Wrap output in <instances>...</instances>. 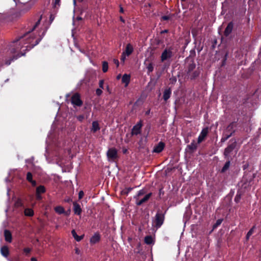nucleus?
<instances>
[{
  "instance_id": "f257e3e1",
  "label": "nucleus",
  "mask_w": 261,
  "mask_h": 261,
  "mask_svg": "<svg viewBox=\"0 0 261 261\" xmlns=\"http://www.w3.org/2000/svg\"><path fill=\"white\" fill-rule=\"evenodd\" d=\"M41 18L40 17L39 19L30 31L13 42V46L15 47L12 48L11 51L13 53H18V54L12 60L24 55L25 53H23V51L30 50L41 40L45 34L46 29H41L40 31L38 30Z\"/></svg>"
},
{
  "instance_id": "f03ea898",
  "label": "nucleus",
  "mask_w": 261,
  "mask_h": 261,
  "mask_svg": "<svg viewBox=\"0 0 261 261\" xmlns=\"http://www.w3.org/2000/svg\"><path fill=\"white\" fill-rule=\"evenodd\" d=\"M196 67V65L193 62L188 64L187 69L186 70L187 76L191 79H194L197 77L199 72L197 70H194Z\"/></svg>"
},
{
  "instance_id": "7ed1b4c3",
  "label": "nucleus",
  "mask_w": 261,
  "mask_h": 261,
  "mask_svg": "<svg viewBox=\"0 0 261 261\" xmlns=\"http://www.w3.org/2000/svg\"><path fill=\"white\" fill-rule=\"evenodd\" d=\"M172 50L173 48L172 47H169L164 49L161 56V60L162 62L170 59L173 56Z\"/></svg>"
},
{
  "instance_id": "20e7f679",
  "label": "nucleus",
  "mask_w": 261,
  "mask_h": 261,
  "mask_svg": "<svg viewBox=\"0 0 261 261\" xmlns=\"http://www.w3.org/2000/svg\"><path fill=\"white\" fill-rule=\"evenodd\" d=\"M164 220V216L161 213H156L155 216V220L153 222L154 226L156 228H160L163 224Z\"/></svg>"
},
{
  "instance_id": "39448f33",
  "label": "nucleus",
  "mask_w": 261,
  "mask_h": 261,
  "mask_svg": "<svg viewBox=\"0 0 261 261\" xmlns=\"http://www.w3.org/2000/svg\"><path fill=\"white\" fill-rule=\"evenodd\" d=\"M71 103L74 107H80L82 105L83 102L80 99V96L77 93L74 94L71 97Z\"/></svg>"
},
{
  "instance_id": "423d86ee",
  "label": "nucleus",
  "mask_w": 261,
  "mask_h": 261,
  "mask_svg": "<svg viewBox=\"0 0 261 261\" xmlns=\"http://www.w3.org/2000/svg\"><path fill=\"white\" fill-rule=\"evenodd\" d=\"M208 133V127H205L202 129V130L198 138V143H201L202 141H203L204 140L205 138L207 135Z\"/></svg>"
},
{
  "instance_id": "0eeeda50",
  "label": "nucleus",
  "mask_w": 261,
  "mask_h": 261,
  "mask_svg": "<svg viewBox=\"0 0 261 261\" xmlns=\"http://www.w3.org/2000/svg\"><path fill=\"white\" fill-rule=\"evenodd\" d=\"M142 126V124L141 121L136 124L135 126H134L132 131V135H137L141 133V128Z\"/></svg>"
},
{
  "instance_id": "6e6552de",
  "label": "nucleus",
  "mask_w": 261,
  "mask_h": 261,
  "mask_svg": "<svg viewBox=\"0 0 261 261\" xmlns=\"http://www.w3.org/2000/svg\"><path fill=\"white\" fill-rule=\"evenodd\" d=\"M117 151L114 148H110L107 152L108 158L111 159H115L117 158Z\"/></svg>"
},
{
  "instance_id": "1a4fd4ad",
  "label": "nucleus",
  "mask_w": 261,
  "mask_h": 261,
  "mask_svg": "<svg viewBox=\"0 0 261 261\" xmlns=\"http://www.w3.org/2000/svg\"><path fill=\"white\" fill-rule=\"evenodd\" d=\"M165 147V144L163 142H160L157 145L155 146L153 148V152L156 153H160L164 149Z\"/></svg>"
},
{
  "instance_id": "9d476101",
  "label": "nucleus",
  "mask_w": 261,
  "mask_h": 261,
  "mask_svg": "<svg viewBox=\"0 0 261 261\" xmlns=\"http://www.w3.org/2000/svg\"><path fill=\"white\" fill-rule=\"evenodd\" d=\"M73 211L74 213L77 215H80L82 213V208L79 204L76 203V202H74L73 203Z\"/></svg>"
},
{
  "instance_id": "9b49d317",
  "label": "nucleus",
  "mask_w": 261,
  "mask_h": 261,
  "mask_svg": "<svg viewBox=\"0 0 261 261\" xmlns=\"http://www.w3.org/2000/svg\"><path fill=\"white\" fill-rule=\"evenodd\" d=\"M233 24L232 22H229L224 31V35L228 36L232 32Z\"/></svg>"
},
{
  "instance_id": "f8f14e48",
  "label": "nucleus",
  "mask_w": 261,
  "mask_h": 261,
  "mask_svg": "<svg viewBox=\"0 0 261 261\" xmlns=\"http://www.w3.org/2000/svg\"><path fill=\"white\" fill-rule=\"evenodd\" d=\"M235 147V144L234 143L228 145L224 150V154L225 156H228L229 153L233 150Z\"/></svg>"
},
{
  "instance_id": "ddd939ff",
  "label": "nucleus",
  "mask_w": 261,
  "mask_h": 261,
  "mask_svg": "<svg viewBox=\"0 0 261 261\" xmlns=\"http://www.w3.org/2000/svg\"><path fill=\"white\" fill-rule=\"evenodd\" d=\"M151 194H152L151 193H149L147 194V195H146L144 196V197L143 198L141 199L140 200H137L136 204L138 205H141V204H142L143 203L147 201L149 199V198L151 196Z\"/></svg>"
},
{
  "instance_id": "4468645a",
  "label": "nucleus",
  "mask_w": 261,
  "mask_h": 261,
  "mask_svg": "<svg viewBox=\"0 0 261 261\" xmlns=\"http://www.w3.org/2000/svg\"><path fill=\"white\" fill-rule=\"evenodd\" d=\"M133 46L129 43L126 45L125 49L123 53L126 54L127 56H129L133 53Z\"/></svg>"
},
{
  "instance_id": "2eb2a0df",
  "label": "nucleus",
  "mask_w": 261,
  "mask_h": 261,
  "mask_svg": "<svg viewBox=\"0 0 261 261\" xmlns=\"http://www.w3.org/2000/svg\"><path fill=\"white\" fill-rule=\"evenodd\" d=\"M4 237L6 241L11 243L12 242V234L11 232L8 230H5Z\"/></svg>"
},
{
  "instance_id": "dca6fc26",
  "label": "nucleus",
  "mask_w": 261,
  "mask_h": 261,
  "mask_svg": "<svg viewBox=\"0 0 261 261\" xmlns=\"http://www.w3.org/2000/svg\"><path fill=\"white\" fill-rule=\"evenodd\" d=\"M171 94V90L170 88H168L165 90L163 94V98L165 101H167L170 97Z\"/></svg>"
},
{
  "instance_id": "f3484780",
  "label": "nucleus",
  "mask_w": 261,
  "mask_h": 261,
  "mask_svg": "<svg viewBox=\"0 0 261 261\" xmlns=\"http://www.w3.org/2000/svg\"><path fill=\"white\" fill-rule=\"evenodd\" d=\"M130 75L124 74L122 77V82L125 84V87H127L130 82Z\"/></svg>"
},
{
  "instance_id": "a211bd4d",
  "label": "nucleus",
  "mask_w": 261,
  "mask_h": 261,
  "mask_svg": "<svg viewBox=\"0 0 261 261\" xmlns=\"http://www.w3.org/2000/svg\"><path fill=\"white\" fill-rule=\"evenodd\" d=\"M100 240V235L96 233H95L90 239V242L92 244H95L97 243Z\"/></svg>"
},
{
  "instance_id": "6ab92c4d",
  "label": "nucleus",
  "mask_w": 261,
  "mask_h": 261,
  "mask_svg": "<svg viewBox=\"0 0 261 261\" xmlns=\"http://www.w3.org/2000/svg\"><path fill=\"white\" fill-rule=\"evenodd\" d=\"M1 253L2 254V255H3L4 257H7L9 254L8 248L6 246H3L1 248Z\"/></svg>"
},
{
  "instance_id": "aec40b11",
  "label": "nucleus",
  "mask_w": 261,
  "mask_h": 261,
  "mask_svg": "<svg viewBox=\"0 0 261 261\" xmlns=\"http://www.w3.org/2000/svg\"><path fill=\"white\" fill-rule=\"evenodd\" d=\"M99 129L100 127L98 122L96 121H93L92 124L91 131L93 133H95Z\"/></svg>"
},
{
  "instance_id": "412c9836",
  "label": "nucleus",
  "mask_w": 261,
  "mask_h": 261,
  "mask_svg": "<svg viewBox=\"0 0 261 261\" xmlns=\"http://www.w3.org/2000/svg\"><path fill=\"white\" fill-rule=\"evenodd\" d=\"M71 234H72V235L73 237L74 238V239H75L76 241H77V242L80 241H81V240H82L83 239V236H79L76 234V232H75V230H74V229H73V230H72L71 231Z\"/></svg>"
},
{
  "instance_id": "4be33fe9",
  "label": "nucleus",
  "mask_w": 261,
  "mask_h": 261,
  "mask_svg": "<svg viewBox=\"0 0 261 261\" xmlns=\"http://www.w3.org/2000/svg\"><path fill=\"white\" fill-rule=\"evenodd\" d=\"M24 213V215L27 216L32 217L34 215V211L32 208H25Z\"/></svg>"
},
{
  "instance_id": "5701e85b",
  "label": "nucleus",
  "mask_w": 261,
  "mask_h": 261,
  "mask_svg": "<svg viewBox=\"0 0 261 261\" xmlns=\"http://www.w3.org/2000/svg\"><path fill=\"white\" fill-rule=\"evenodd\" d=\"M45 192V188L43 186H39L36 189V194H42Z\"/></svg>"
},
{
  "instance_id": "b1692460",
  "label": "nucleus",
  "mask_w": 261,
  "mask_h": 261,
  "mask_svg": "<svg viewBox=\"0 0 261 261\" xmlns=\"http://www.w3.org/2000/svg\"><path fill=\"white\" fill-rule=\"evenodd\" d=\"M55 211L56 213L62 214H63L65 212V210L64 208L62 206H58L55 207Z\"/></svg>"
},
{
  "instance_id": "393cba45",
  "label": "nucleus",
  "mask_w": 261,
  "mask_h": 261,
  "mask_svg": "<svg viewBox=\"0 0 261 261\" xmlns=\"http://www.w3.org/2000/svg\"><path fill=\"white\" fill-rule=\"evenodd\" d=\"M188 147L191 150H194L197 148V144L195 141H193L190 145L188 146Z\"/></svg>"
},
{
  "instance_id": "a878e982",
  "label": "nucleus",
  "mask_w": 261,
  "mask_h": 261,
  "mask_svg": "<svg viewBox=\"0 0 261 261\" xmlns=\"http://www.w3.org/2000/svg\"><path fill=\"white\" fill-rule=\"evenodd\" d=\"M144 241L147 244H151L152 243V238L151 236H146L144 239Z\"/></svg>"
},
{
  "instance_id": "bb28decb",
  "label": "nucleus",
  "mask_w": 261,
  "mask_h": 261,
  "mask_svg": "<svg viewBox=\"0 0 261 261\" xmlns=\"http://www.w3.org/2000/svg\"><path fill=\"white\" fill-rule=\"evenodd\" d=\"M255 226H253L250 230L248 232L247 235H246V240H248L252 234V233H253L254 232V229H255Z\"/></svg>"
},
{
  "instance_id": "cd10ccee",
  "label": "nucleus",
  "mask_w": 261,
  "mask_h": 261,
  "mask_svg": "<svg viewBox=\"0 0 261 261\" xmlns=\"http://www.w3.org/2000/svg\"><path fill=\"white\" fill-rule=\"evenodd\" d=\"M108 70V63L106 61L102 62V71L103 72H106Z\"/></svg>"
},
{
  "instance_id": "c85d7f7f",
  "label": "nucleus",
  "mask_w": 261,
  "mask_h": 261,
  "mask_svg": "<svg viewBox=\"0 0 261 261\" xmlns=\"http://www.w3.org/2000/svg\"><path fill=\"white\" fill-rule=\"evenodd\" d=\"M146 68L148 73L152 72L153 70V67L152 63H149L146 65Z\"/></svg>"
},
{
  "instance_id": "c756f323",
  "label": "nucleus",
  "mask_w": 261,
  "mask_h": 261,
  "mask_svg": "<svg viewBox=\"0 0 261 261\" xmlns=\"http://www.w3.org/2000/svg\"><path fill=\"white\" fill-rule=\"evenodd\" d=\"M229 166H230V161L226 162L222 169V171L225 172L226 170H227V169L229 168Z\"/></svg>"
},
{
  "instance_id": "7c9ffc66",
  "label": "nucleus",
  "mask_w": 261,
  "mask_h": 261,
  "mask_svg": "<svg viewBox=\"0 0 261 261\" xmlns=\"http://www.w3.org/2000/svg\"><path fill=\"white\" fill-rule=\"evenodd\" d=\"M222 221L223 220L221 219L217 220L216 223L213 226V228L215 229L219 226L222 223Z\"/></svg>"
},
{
  "instance_id": "2f4dec72",
  "label": "nucleus",
  "mask_w": 261,
  "mask_h": 261,
  "mask_svg": "<svg viewBox=\"0 0 261 261\" xmlns=\"http://www.w3.org/2000/svg\"><path fill=\"white\" fill-rule=\"evenodd\" d=\"M241 198V193L238 192L235 198H234V201L238 203L240 201Z\"/></svg>"
},
{
  "instance_id": "473e14b6",
  "label": "nucleus",
  "mask_w": 261,
  "mask_h": 261,
  "mask_svg": "<svg viewBox=\"0 0 261 261\" xmlns=\"http://www.w3.org/2000/svg\"><path fill=\"white\" fill-rule=\"evenodd\" d=\"M27 179L30 182L33 180V176L31 172H28L27 175Z\"/></svg>"
},
{
  "instance_id": "72a5a7b5",
  "label": "nucleus",
  "mask_w": 261,
  "mask_h": 261,
  "mask_svg": "<svg viewBox=\"0 0 261 261\" xmlns=\"http://www.w3.org/2000/svg\"><path fill=\"white\" fill-rule=\"evenodd\" d=\"M60 6V0H54V7L55 8L59 7Z\"/></svg>"
},
{
  "instance_id": "f704fd0d",
  "label": "nucleus",
  "mask_w": 261,
  "mask_h": 261,
  "mask_svg": "<svg viewBox=\"0 0 261 261\" xmlns=\"http://www.w3.org/2000/svg\"><path fill=\"white\" fill-rule=\"evenodd\" d=\"M126 56H127L126 55L122 52L121 57V59H120L121 61L124 63L125 60Z\"/></svg>"
},
{
  "instance_id": "c9c22d12",
  "label": "nucleus",
  "mask_w": 261,
  "mask_h": 261,
  "mask_svg": "<svg viewBox=\"0 0 261 261\" xmlns=\"http://www.w3.org/2000/svg\"><path fill=\"white\" fill-rule=\"evenodd\" d=\"M232 133H231L229 135H227L225 138H222L221 139V141L223 142L225 141L232 135Z\"/></svg>"
},
{
  "instance_id": "e433bc0d",
  "label": "nucleus",
  "mask_w": 261,
  "mask_h": 261,
  "mask_svg": "<svg viewBox=\"0 0 261 261\" xmlns=\"http://www.w3.org/2000/svg\"><path fill=\"white\" fill-rule=\"evenodd\" d=\"M84 195V193L83 191H80V192L79 193V199H82Z\"/></svg>"
},
{
  "instance_id": "4c0bfd02",
  "label": "nucleus",
  "mask_w": 261,
  "mask_h": 261,
  "mask_svg": "<svg viewBox=\"0 0 261 261\" xmlns=\"http://www.w3.org/2000/svg\"><path fill=\"white\" fill-rule=\"evenodd\" d=\"M23 251L27 255L31 252V249L29 248H25L23 249Z\"/></svg>"
},
{
  "instance_id": "58836bf2",
  "label": "nucleus",
  "mask_w": 261,
  "mask_h": 261,
  "mask_svg": "<svg viewBox=\"0 0 261 261\" xmlns=\"http://www.w3.org/2000/svg\"><path fill=\"white\" fill-rule=\"evenodd\" d=\"M102 93V90L100 89H97L96 90V93L98 96L100 95Z\"/></svg>"
},
{
  "instance_id": "ea45409f",
  "label": "nucleus",
  "mask_w": 261,
  "mask_h": 261,
  "mask_svg": "<svg viewBox=\"0 0 261 261\" xmlns=\"http://www.w3.org/2000/svg\"><path fill=\"white\" fill-rule=\"evenodd\" d=\"M103 83L104 82L103 80H100L99 83V86L100 88L103 89Z\"/></svg>"
},
{
  "instance_id": "a19ab883",
  "label": "nucleus",
  "mask_w": 261,
  "mask_h": 261,
  "mask_svg": "<svg viewBox=\"0 0 261 261\" xmlns=\"http://www.w3.org/2000/svg\"><path fill=\"white\" fill-rule=\"evenodd\" d=\"M77 118L79 121H82L84 119V116L82 115H79L77 117Z\"/></svg>"
},
{
  "instance_id": "79ce46f5",
  "label": "nucleus",
  "mask_w": 261,
  "mask_h": 261,
  "mask_svg": "<svg viewBox=\"0 0 261 261\" xmlns=\"http://www.w3.org/2000/svg\"><path fill=\"white\" fill-rule=\"evenodd\" d=\"M170 18L169 16H163L162 17V19L164 20H167Z\"/></svg>"
},
{
  "instance_id": "37998d69",
  "label": "nucleus",
  "mask_w": 261,
  "mask_h": 261,
  "mask_svg": "<svg viewBox=\"0 0 261 261\" xmlns=\"http://www.w3.org/2000/svg\"><path fill=\"white\" fill-rule=\"evenodd\" d=\"M113 62L114 64L116 65L117 67L119 66V61L117 59H113Z\"/></svg>"
},
{
  "instance_id": "c03bdc74",
  "label": "nucleus",
  "mask_w": 261,
  "mask_h": 261,
  "mask_svg": "<svg viewBox=\"0 0 261 261\" xmlns=\"http://www.w3.org/2000/svg\"><path fill=\"white\" fill-rule=\"evenodd\" d=\"M75 252L76 254H79L80 253V250L77 248H75Z\"/></svg>"
},
{
  "instance_id": "a18cd8bd",
  "label": "nucleus",
  "mask_w": 261,
  "mask_h": 261,
  "mask_svg": "<svg viewBox=\"0 0 261 261\" xmlns=\"http://www.w3.org/2000/svg\"><path fill=\"white\" fill-rule=\"evenodd\" d=\"M30 182L32 184L33 186H35L36 185V182L34 180H32V181H30Z\"/></svg>"
},
{
  "instance_id": "49530a36",
  "label": "nucleus",
  "mask_w": 261,
  "mask_h": 261,
  "mask_svg": "<svg viewBox=\"0 0 261 261\" xmlns=\"http://www.w3.org/2000/svg\"><path fill=\"white\" fill-rule=\"evenodd\" d=\"M41 194H36V197L37 199H41L42 197L40 195Z\"/></svg>"
},
{
  "instance_id": "de8ad7c7",
  "label": "nucleus",
  "mask_w": 261,
  "mask_h": 261,
  "mask_svg": "<svg viewBox=\"0 0 261 261\" xmlns=\"http://www.w3.org/2000/svg\"><path fill=\"white\" fill-rule=\"evenodd\" d=\"M144 194V191L143 190H140L138 192V195L140 196L141 195H143Z\"/></svg>"
},
{
  "instance_id": "09e8293b",
  "label": "nucleus",
  "mask_w": 261,
  "mask_h": 261,
  "mask_svg": "<svg viewBox=\"0 0 261 261\" xmlns=\"http://www.w3.org/2000/svg\"><path fill=\"white\" fill-rule=\"evenodd\" d=\"M124 10L122 7H120V13H123Z\"/></svg>"
},
{
  "instance_id": "8fccbe9b",
  "label": "nucleus",
  "mask_w": 261,
  "mask_h": 261,
  "mask_svg": "<svg viewBox=\"0 0 261 261\" xmlns=\"http://www.w3.org/2000/svg\"><path fill=\"white\" fill-rule=\"evenodd\" d=\"M150 110H148V111H147L146 112H145V114L148 115L150 114Z\"/></svg>"
},
{
  "instance_id": "3c124183",
  "label": "nucleus",
  "mask_w": 261,
  "mask_h": 261,
  "mask_svg": "<svg viewBox=\"0 0 261 261\" xmlns=\"http://www.w3.org/2000/svg\"><path fill=\"white\" fill-rule=\"evenodd\" d=\"M31 261H37V259L35 257H32L31 259Z\"/></svg>"
},
{
  "instance_id": "603ef678",
  "label": "nucleus",
  "mask_w": 261,
  "mask_h": 261,
  "mask_svg": "<svg viewBox=\"0 0 261 261\" xmlns=\"http://www.w3.org/2000/svg\"><path fill=\"white\" fill-rule=\"evenodd\" d=\"M10 63H11V61H7V62H6V64H7V65H10Z\"/></svg>"
},
{
  "instance_id": "864d4df0",
  "label": "nucleus",
  "mask_w": 261,
  "mask_h": 261,
  "mask_svg": "<svg viewBox=\"0 0 261 261\" xmlns=\"http://www.w3.org/2000/svg\"><path fill=\"white\" fill-rule=\"evenodd\" d=\"M168 31L167 30H165L162 32V33H167Z\"/></svg>"
},
{
  "instance_id": "5fc2aeb1",
  "label": "nucleus",
  "mask_w": 261,
  "mask_h": 261,
  "mask_svg": "<svg viewBox=\"0 0 261 261\" xmlns=\"http://www.w3.org/2000/svg\"><path fill=\"white\" fill-rule=\"evenodd\" d=\"M120 20H121V21H122V22H124V19L122 18V17H120Z\"/></svg>"
},
{
  "instance_id": "6e6d98bb",
  "label": "nucleus",
  "mask_w": 261,
  "mask_h": 261,
  "mask_svg": "<svg viewBox=\"0 0 261 261\" xmlns=\"http://www.w3.org/2000/svg\"><path fill=\"white\" fill-rule=\"evenodd\" d=\"M121 75L119 74L117 76V79H119L120 78Z\"/></svg>"
},
{
  "instance_id": "4d7b16f0",
  "label": "nucleus",
  "mask_w": 261,
  "mask_h": 261,
  "mask_svg": "<svg viewBox=\"0 0 261 261\" xmlns=\"http://www.w3.org/2000/svg\"><path fill=\"white\" fill-rule=\"evenodd\" d=\"M232 125V124H230V125H229L228 126V128H229L230 127H231V125Z\"/></svg>"
},
{
  "instance_id": "13d9d810",
  "label": "nucleus",
  "mask_w": 261,
  "mask_h": 261,
  "mask_svg": "<svg viewBox=\"0 0 261 261\" xmlns=\"http://www.w3.org/2000/svg\"><path fill=\"white\" fill-rule=\"evenodd\" d=\"M181 1H182V2H184L185 0H181Z\"/></svg>"
}]
</instances>
